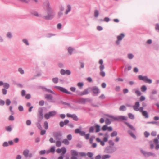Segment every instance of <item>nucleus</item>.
I'll list each match as a JSON object with an SVG mask.
<instances>
[{
  "label": "nucleus",
  "instance_id": "17",
  "mask_svg": "<svg viewBox=\"0 0 159 159\" xmlns=\"http://www.w3.org/2000/svg\"><path fill=\"white\" fill-rule=\"evenodd\" d=\"M45 98L48 100H50V102H52L54 103L55 101L52 100V96L51 94H46L45 96Z\"/></svg>",
  "mask_w": 159,
  "mask_h": 159
},
{
  "label": "nucleus",
  "instance_id": "13",
  "mask_svg": "<svg viewBox=\"0 0 159 159\" xmlns=\"http://www.w3.org/2000/svg\"><path fill=\"white\" fill-rule=\"evenodd\" d=\"M41 88L42 89H43V90L44 91L47 92L49 93H52L53 94H54V95H58L57 94H56L55 92H54L53 91L48 89L47 88L45 87L42 86V87H41Z\"/></svg>",
  "mask_w": 159,
  "mask_h": 159
},
{
  "label": "nucleus",
  "instance_id": "9",
  "mask_svg": "<svg viewBox=\"0 0 159 159\" xmlns=\"http://www.w3.org/2000/svg\"><path fill=\"white\" fill-rule=\"evenodd\" d=\"M30 151L28 149L25 150L23 152V155L26 158L29 157L31 158L33 156V154L32 153H29Z\"/></svg>",
  "mask_w": 159,
  "mask_h": 159
},
{
  "label": "nucleus",
  "instance_id": "55",
  "mask_svg": "<svg viewBox=\"0 0 159 159\" xmlns=\"http://www.w3.org/2000/svg\"><path fill=\"white\" fill-rule=\"evenodd\" d=\"M155 29L156 31L159 32V24L157 23L155 25Z\"/></svg>",
  "mask_w": 159,
  "mask_h": 159
},
{
  "label": "nucleus",
  "instance_id": "23",
  "mask_svg": "<svg viewBox=\"0 0 159 159\" xmlns=\"http://www.w3.org/2000/svg\"><path fill=\"white\" fill-rule=\"evenodd\" d=\"M142 115L145 118H148L149 117L148 113L146 111H144L141 112Z\"/></svg>",
  "mask_w": 159,
  "mask_h": 159
},
{
  "label": "nucleus",
  "instance_id": "40",
  "mask_svg": "<svg viewBox=\"0 0 159 159\" xmlns=\"http://www.w3.org/2000/svg\"><path fill=\"white\" fill-rule=\"evenodd\" d=\"M128 116L129 119L133 120L134 119V115L131 113H129L128 114Z\"/></svg>",
  "mask_w": 159,
  "mask_h": 159
},
{
  "label": "nucleus",
  "instance_id": "64",
  "mask_svg": "<svg viewBox=\"0 0 159 159\" xmlns=\"http://www.w3.org/2000/svg\"><path fill=\"white\" fill-rule=\"evenodd\" d=\"M7 90L5 88H3L2 89V93L3 95H6L7 93Z\"/></svg>",
  "mask_w": 159,
  "mask_h": 159
},
{
  "label": "nucleus",
  "instance_id": "2",
  "mask_svg": "<svg viewBox=\"0 0 159 159\" xmlns=\"http://www.w3.org/2000/svg\"><path fill=\"white\" fill-rule=\"evenodd\" d=\"M106 116L111 118L113 120H116L117 121L122 120H126L127 119V117L123 116H119L116 117L113 116L111 115L107 114L106 115Z\"/></svg>",
  "mask_w": 159,
  "mask_h": 159
},
{
  "label": "nucleus",
  "instance_id": "24",
  "mask_svg": "<svg viewBox=\"0 0 159 159\" xmlns=\"http://www.w3.org/2000/svg\"><path fill=\"white\" fill-rule=\"evenodd\" d=\"M147 76H143L142 75H139L138 76V78L140 80H142L144 82L146 79L147 78Z\"/></svg>",
  "mask_w": 159,
  "mask_h": 159
},
{
  "label": "nucleus",
  "instance_id": "10",
  "mask_svg": "<svg viewBox=\"0 0 159 159\" xmlns=\"http://www.w3.org/2000/svg\"><path fill=\"white\" fill-rule=\"evenodd\" d=\"M79 154L81 157L85 156L87 155L91 159H94L93 157V154L91 152H88L87 153L84 152H80L79 153Z\"/></svg>",
  "mask_w": 159,
  "mask_h": 159
},
{
  "label": "nucleus",
  "instance_id": "5",
  "mask_svg": "<svg viewBox=\"0 0 159 159\" xmlns=\"http://www.w3.org/2000/svg\"><path fill=\"white\" fill-rule=\"evenodd\" d=\"M116 150V148L111 146L107 147L104 150V152L106 153H112Z\"/></svg>",
  "mask_w": 159,
  "mask_h": 159
},
{
  "label": "nucleus",
  "instance_id": "61",
  "mask_svg": "<svg viewBox=\"0 0 159 159\" xmlns=\"http://www.w3.org/2000/svg\"><path fill=\"white\" fill-rule=\"evenodd\" d=\"M67 139L68 141H70L72 139V135L70 134L68 135L67 136Z\"/></svg>",
  "mask_w": 159,
  "mask_h": 159
},
{
  "label": "nucleus",
  "instance_id": "35",
  "mask_svg": "<svg viewBox=\"0 0 159 159\" xmlns=\"http://www.w3.org/2000/svg\"><path fill=\"white\" fill-rule=\"evenodd\" d=\"M150 156H153L154 157H156V154L154 153H153L150 152H147L146 157H148Z\"/></svg>",
  "mask_w": 159,
  "mask_h": 159
},
{
  "label": "nucleus",
  "instance_id": "26",
  "mask_svg": "<svg viewBox=\"0 0 159 159\" xmlns=\"http://www.w3.org/2000/svg\"><path fill=\"white\" fill-rule=\"evenodd\" d=\"M74 50V49L73 48L70 47H69L67 49L68 52L69 54L70 55H71Z\"/></svg>",
  "mask_w": 159,
  "mask_h": 159
},
{
  "label": "nucleus",
  "instance_id": "33",
  "mask_svg": "<svg viewBox=\"0 0 159 159\" xmlns=\"http://www.w3.org/2000/svg\"><path fill=\"white\" fill-rule=\"evenodd\" d=\"M56 145L57 147H60L61 145V142L60 140H56Z\"/></svg>",
  "mask_w": 159,
  "mask_h": 159
},
{
  "label": "nucleus",
  "instance_id": "49",
  "mask_svg": "<svg viewBox=\"0 0 159 159\" xmlns=\"http://www.w3.org/2000/svg\"><path fill=\"white\" fill-rule=\"evenodd\" d=\"M99 15V12L98 10H96L94 11V16L95 17H97Z\"/></svg>",
  "mask_w": 159,
  "mask_h": 159
},
{
  "label": "nucleus",
  "instance_id": "1",
  "mask_svg": "<svg viewBox=\"0 0 159 159\" xmlns=\"http://www.w3.org/2000/svg\"><path fill=\"white\" fill-rule=\"evenodd\" d=\"M43 7L44 11L47 15L42 16L38 13L35 11L31 12L32 15L38 17H41L46 20H50L52 19L55 17V13L52 7L51 3L48 0H46L43 3Z\"/></svg>",
  "mask_w": 159,
  "mask_h": 159
},
{
  "label": "nucleus",
  "instance_id": "31",
  "mask_svg": "<svg viewBox=\"0 0 159 159\" xmlns=\"http://www.w3.org/2000/svg\"><path fill=\"white\" fill-rule=\"evenodd\" d=\"M41 121H39L38 120V122L36 123V125L38 128L40 130H42V128L41 126V125L40 124V122Z\"/></svg>",
  "mask_w": 159,
  "mask_h": 159
},
{
  "label": "nucleus",
  "instance_id": "16",
  "mask_svg": "<svg viewBox=\"0 0 159 159\" xmlns=\"http://www.w3.org/2000/svg\"><path fill=\"white\" fill-rule=\"evenodd\" d=\"M81 128L76 129L75 130V132L76 134H79L81 136L85 135V132L84 131H81Z\"/></svg>",
  "mask_w": 159,
  "mask_h": 159
},
{
  "label": "nucleus",
  "instance_id": "30",
  "mask_svg": "<svg viewBox=\"0 0 159 159\" xmlns=\"http://www.w3.org/2000/svg\"><path fill=\"white\" fill-rule=\"evenodd\" d=\"M128 133L130 135V136L134 138V139H136V137L134 134L130 130H129L128 131Z\"/></svg>",
  "mask_w": 159,
  "mask_h": 159
},
{
  "label": "nucleus",
  "instance_id": "27",
  "mask_svg": "<svg viewBox=\"0 0 159 159\" xmlns=\"http://www.w3.org/2000/svg\"><path fill=\"white\" fill-rule=\"evenodd\" d=\"M95 128H96L95 132L96 133L98 132L100 130V126L98 124H95Z\"/></svg>",
  "mask_w": 159,
  "mask_h": 159
},
{
  "label": "nucleus",
  "instance_id": "56",
  "mask_svg": "<svg viewBox=\"0 0 159 159\" xmlns=\"http://www.w3.org/2000/svg\"><path fill=\"white\" fill-rule=\"evenodd\" d=\"M108 143L110 145L109 146H111L113 147L114 146L115 143L112 140H109L108 141Z\"/></svg>",
  "mask_w": 159,
  "mask_h": 159
},
{
  "label": "nucleus",
  "instance_id": "36",
  "mask_svg": "<svg viewBox=\"0 0 159 159\" xmlns=\"http://www.w3.org/2000/svg\"><path fill=\"white\" fill-rule=\"evenodd\" d=\"M5 129L6 131L8 132H11L12 130V128L11 125H10L6 127Z\"/></svg>",
  "mask_w": 159,
  "mask_h": 159
},
{
  "label": "nucleus",
  "instance_id": "48",
  "mask_svg": "<svg viewBox=\"0 0 159 159\" xmlns=\"http://www.w3.org/2000/svg\"><path fill=\"white\" fill-rule=\"evenodd\" d=\"M127 57L128 59H131L134 57V55L132 53H129L127 55Z\"/></svg>",
  "mask_w": 159,
  "mask_h": 159
},
{
  "label": "nucleus",
  "instance_id": "44",
  "mask_svg": "<svg viewBox=\"0 0 159 159\" xmlns=\"http://www.w3.org/2000/svg\"><path fill=\"white\" fill-rule=\"evenodd\" d=\"M95 129V127L94 126H91L89 129V131L90 133H93Z\"/></svg>",
  "mask_w": 159,
  "mask_h": 159
},
{
  "label": "nucleus",
  "instance_id": "4",
  "mask_svg": "<svg viewBox=\"0 0 159 159\" xmlns=\"http://www.w3.org/2000/svg\"><path fill=\"white\" fill-rule=\"evenodd\" d=\"M125 34L123 33H121L117 37V40L115 42V43L117 45H119L120 44V42L125 37Z\"/></svg>",
  "mask_w": 159,
  "mask_h": 159
},
{
  "label": "nucleus",
  "instance_id": "8",
  "mask_svg": "<svg viewBox=\"0 0 159 159\" xmlns=\"http://www.w3.org/2000/svg\"><path fill=\"white\" fill-rule=\"evenodd\" d=\"M43 109L42 108H39L37 114L38 120L41 121L43 118Z\"/></svg>",
  "mask_w": 159,
  "mask_h": 159
},
{
  "label": "nucleus",
  "instance_id": "11",
  "mask_svg": "<svg viewBox=\"0 0 159 159\" xmlns=\"http://www.w3.org/2000/svg\"><path fill=\"white\" fill-rule=\"evenodd\" d=\"M93 93V95L94 96H97L100 93V91L98 88L97 86H94L91 88Z\"/></svg>",
  "mask_w": 159,
  "mask_h": 159
},
{
  "label": "nucleus",
  "instance_id": "21",
  "mask_svg": "<svg viewBox=\"0 0 159 159\" xmlns=\"http://www.w3.org/2000/svg\"><path fill=\"white\" fill-rule=\"evenodd\" d=\"M71 6L70 5H68L67 6V9L66 10L65 14L67 15L71 10Z\"/></svg>",
  "mask_w": 159,
  "mask_h": 159
},
{
  "label": "nucleus",
  "instance_id": "57",
  "mask_svg": "<svg viewBox=\"0 0 159 159\" xmlns=\"http://www.w3.org/2000/svg\"><path fill=\"white\" fill-rule=\"evenodd\" d=\"M105 123L107 125H109L111 123V121L108 118H106L105 120Z\"/></svg>",
  "mask_w": 159,
  "mask_h": 159
},
{
  "label": "nucleus",
  "instance_id": "14",
  "mask_svg": "<svg viewBox=\"0 0 159 159\" xmlns=\"http://www.w3.org/2000/svg\"><path fill=\"white\" fill-rule=\"evenodd\" d=\"M66 116L68 117H70L73 119V120L76 121L78 120L79 119L77 116L75 114H71L69 113L66 114Z\"/></svg>",
  "mask_w": 159,
  "mask_h": 159
},
{
  "label": "nucleus",
  "instance_id": "6",
  "mask_svg": "<svg viewBox=\"0 0 159 159\" xmlns=\"http://www.w3.org/2000/svg\"><path fill=\"white\" fill-rule=\"evenodd\" d=\"M57 114V112L55 111H50L48 113L45 114L44 117L46 119H48L50 117L54 116Z\"/></svg>",
  "mask_w": 159,
  "mask_h": 159
},
{
  "label": "nucleus",
  "instance_id": "41",
  "mask_svg": "<svg viewBox=\"0 0 159 159\" xmlns=\"http://www.w3.org/2000/svg\"><path fill=\"white\" fill-rule=\"evenodd\" d=\"M126 107L124 105H122L120 106V108H119V110L120 111H125L126 110Z\"/></svg>",
  "mask_w": 159,
  "mask_h": 159
},
{
  "label": "nucleus",
  "instance_id": "47",
  "mask_svg": "<svg viewBox=\"0 0 159 159\" xmlns=\"http://www.w3.org/2000/svg\"><path fill=\"white\" fill-rule=\"evenodd\" d=\"M132 68V67L130 65H128L127 66H126L124 69V71H126L127 70H130Z\"/></svg>",
  "mask_w": 159,
  "mask_h": 159
},
{
  "label": "nucleus",
  "instance_id": "63",
  "mask_svg": "<svg viewBox=\"0 0 159 159\" xmlns=\"http://www.w3.org/2000/svg\"><path fill=\"white\" fill-rule=\"evenodd\" d=\"M100 74L103 77H104L105 75V73L104 71H103V70L100 71Z\"/></svg>",
  "mask_w": 159,
  "mask_h": 159
},
{
  "label": "nucleus",
  "instance_id": "43",
  "mask_svg": "<svg viewBox=\"0 0 159 159\" xmlns=\"http://www.w3.org/2000/svg\"><path fill=\"white\" fill-rule=\"evenodd\" d=\"M62 143L68 145L69 144V142L67 139H65L62 141Z\"/></svg>",
  "mask_w": 159,
  "mask_h": 159
},
{
  "label": "nucleus",
  "instance_id": "58",
  "mask_svg": "<svg viewBox=\"0 0 159 159\" xmlns=\"http://www.w3.org/2000/svg\"><path fill=\"white\" fill-rule=\"evenodd\" d=\"M76 93L77 95L78 96H82V92H80L79 91V90H76Z\"/></svg>",
  "mask_w": 159,
  "mask_h": 159
},
{
  "label": "nucleus",
  "instance_id": "20",
  "mask_svg": "<svg viewBox=\"0 0 159 159\" xmlns=\"http://www.w3.org/2000/svg\"><path fill=\"white\" fill-rule=\"evenodd\" d=\"M69 122V121L67 120H65L64 121H61L59 123V125L61 127H62L64 125H66Z\"/></svg>",
  "mask_w": 159,
  "mask_h": 159
},
{
  "label": "nucleus",
  "instance_id": "53",
  "mask_svg": "<svg viewBox=\"0 0 159 159\" xmlns=\"http://www.w3.org/2000/svg\"><path fill=\"white\" fill-rule=\"evenodd\" d=\"M18 71L21 74H23L24 73V71L21 68H19L18 69Z\"/></svg>",
  "mask_w": 159,
  "mask_h": 159
},
{
  "label": "nucleus",
  "instance_id": "52",
  "mask_svg": "<svg viewBox=\"0 0 159 159\" xmlns=\"http://www.w3.org/2000/svg\"><path fill=\"white\" fill-rule=\"evenodd\" d=\"M10 87V85L9 84L7 83H5L3 87L5 88V89H8Z\"/></svg>",
  "mask_w": 159,
  "mask_h": 159
},
{
  "label": "nucleus",
  "instance_id": "42",
  "mask_svg": "<svg viewBox=\"0 0 159 159\" xmlns=\"http://www.w3.org/2000/svg\"><path fill=\"white\" fill-rule=\"evenodd\" d=\"M111 156L109 155H104L102 156V159H108Z\"/></svg>",
  "mask_w": 159,
  "mask_h": 159
},
{
  "label": "nucleus",
  "instance_id": "51",
  "mask_svg": "<svg viewBox=\"0 0 159 159\" xmlns=\"http://www.w3.org/2000/svg\"><path fill=\"white\" fill-rule=\"evenodd\" d=\"M117 132L116 131H114L112 132L111 134V137L116 136L117 135Z\"/></svg>",
  "mask_w": 159,
  "mask_h": 159
},
{
  "label": "nucleus",
  "instance_id": "34",
  "mask_svg": "<svg viewBox=\"0 0 159 159\" xmlns=\"http://www.w3.org/2000/svg\"><path fill=\"white\" fill-rule=\"evenodd\" d=\"M147 90V88L145 85H143L141 87V90L142 92H144L146 91Z\"/></svg>",
  "mask_w": 159,
  "mask_h": 159
},
{
  "label": "nucleus",
  "instance_id": "62",
  "mask_svg": "<svg viewBox=\"0 0 159 159\" xmlns=\"http://www.w3.org/2000/svg\"><path fill=\"white\" fill-rule=\"evenodd\" d=\"M107 127H108L107 125H104L102 127V130L103 131H106V130H107Z\"/></svg>",
  "mask_w": 159,
  "mask_h": 159
},
{
  "label": "nucleus",
  "instance_id": "59",
  "mask_svg": "<svg viewBox=\"0 0 159 159\" xmlns=\"http://www.w3.org/2000/svg\"><path fill=\"white\" fill-rule=\"evenodd\" d=\"M154 143L157 144H159V141L157 138H155L153 139Z\"/></svg>",
  "mask_w": 159,
  "mask_h": 159
},
{
  "label": "nucleus",
  "instance_id": "29",
  "mask_svg": "<svg viewBox=\"0 0 159 159\" xmlns=\"http://www.w3.org/2000/svg\"><path fill=\"white\" fill-rule=\"evenodd\" d=\"M22 41L26 46H28L30 44L27 39H23Z\"/></svg>",
  "mask_w": 159,
  "mask_h": 159
},
{
  "label": "nucleus",
  "instance_id": "12",
  "mask_svg": "<svg viewBox=\"0 0 159 159\" xmlns=\"http://www.w3.org/2000/svg\"><path fill=\"white\" fill-rule=\"evenodd\" d=\"M90 101L91 99L89 98H81L76 102L81 104H85L86 102H90Z\"/></svg>",
  "mask_w": 159,
  "mask_h": 159
},
{
  "label": "nucleus",
  "instance_id": "60",
  "mask_svg": "<svg viewBox=\"0 0 159 159\" xmlns=\"http://www.w3.org/2000/svg\"><path fill=\"white\" fill-rule=\"evenodd\" d=\"M46 153L45 150H42L39 152V154L41 155L44 154Z\"/></svg>",
  "mask_w": 159,
  "mask_h": 159
},
{
  "label": "nucleus",
  "instance_id": "37",
  "mask_svg": "<svg viewBox=\"0 0 159 159\" xmlns=\"http://www.w3.org/2000/svg\"><path fill=\"white\" fill-rule=\"evenodd\" d=\"M134 90L135 91V93L137 96H139L141 95V93L140 91L137 89H134L132 91H133Z\"/></svg>",
  "mask_w": 159,
  "mask_h": 159
},
{
  "label": "nucleus",
  "instance_id": "50",
  "mask_svg": "<svg viewBox=\"0 0 159 159\" xmlns=\"http://www.w3.org/2000/svg\"><path fill=\"white\" fill-rule=\"evenodd\" d=\"M77 85L80 89H81L84 85V83L83 82H78L77 84Z\"/></svg>",
  "mask_w": 159,
  "mask_h": 159
},
{
  "label": "nucleus",
  "instance_id": "7",
  "mask_svg": "<svg viewBox=\"0 0 159 159\" xmlns=\"http://www.w3.org/2000/svg\"><path fill=\"white\" fill-rule=\"evenodd\" d=\"M53 134L56 140H61L62 138V134L60 132H53Z\"/></svg>",
  "mask_w": 159,
  "mask_h": 159
},
{
  "label": "nucleus",
  "instance_id": "46",
  "mask_svg": "<svg viewBox=\"0 0 159 159\" xmlns=\"http://www.w3.org/2000/svg\"><path fill=\"white\" fill-rule=\"evenodd\" d=\"M44 127L46 129H47L48 128V124L47 121H45L44 123Z\"/></svg>",
  "mask_w": 159,
  "mask_h": 159
},
{
  "label": "nucleus",
  "instance_id": "38",
  "mask_svg": "<svg viewBox=\"0 0 159 159\" xmlns=\"http://www.w3.org/2000/svg\"><path fill=\"white\" fill-rule=\"evenodd\" d=\"M144 82L146 83L151 84L152 83V81L151 79H148V77L147 76V78H146V80H145V81H144Z\"/></svg>",
  "mask_w": 159,
  "mask_h": 159
},
{
  "label": "nucleus",
  "instance_id": "28",
  "mask_svg": "<svg viewBox=\"0 0 159 159\" xmlns=\"http://www.w3.org/2000/svg\"><path fill=\"white\" fill-rule=\"evenodd\" d=\"M125 124L128 126L131 130L135 131V128L132 125L130 124L129 123L125 122Z\"/></svg>",
  "mask_w": 159,
  "mask_h": 159
},
{
  "label": "nucleus",
  "instance_id": "22",
  "mask_svg": "<svg viewBox=\"0 0 159 159\" xmlns=\"http://www.w3.org/2000/svg\"><path fill=\"white\" fill-rule=\"evenodd\" d=\"M91 89V88H88L85 89L82 92V96L88 94L89 93V90Z\"/></svg>",
  "mask_w": 159,
  "mask_h": 159
},
{
  "label": "nucleus",
  "instance_id": "19",
  "mask_svg": "<svg viewBox=\"0 0 159 159\" xmlns=\"http://www.w3.org/2000/svg\"><path fill=\"white\" fill-rule=\"evenodd\" d=\"M140 107V103L139 102L135 103V105L133 106V109L136 111H138L139 107Z\"/></svg>",
  "mask_w": 159,
  "mask_h": 159
},
{
  "label": "nucleus",
  "instance_id": "3",
  "mask_svg": "<svg viewBox=\"0 0 159 159\" xmlns=\"http://www.w3.org/2000/svg\"><path fill=\"white\" fill-rule=\"evenodd\" d=\"M54 88L64 93L68 94H72V93L71 92L68 91L66 89L63 87L55 86H54Z\"/></svg>",
  "mask_w": 159,
  "mask_h": 159
},
{
  "label": "nucleus",
  "instance_id": "45",
  "mask_svg": "<svg viewBox=\"0 0 159 159\" xmlns=\"http://www.w3.org/2000/svg\"><path fill=\"white\" fill-rule=\"evenodd\" d=\"M49 150L51 153H54L55 150V147L54 146L52 147L49 149Z\"/></svg>",
  "mask_w": 159,
  "mask_h": 159
},
{
  "label": "nucleus",
  "instance_id": "15",
  "mask_svg": "<svg viewBox=\"0 0 159 159\" xmlns=\"http://www.w3.org/2000/svg\"><path fill=\"white\" fill-rule=\"evenodd\" d=\"M56 152L58 153H60L61 152V154H65L66 152V149L65 147H62L61 149H57Z\"/></svg>",
  "mask_w": 159,
  "mask_h": 159
},
{
  "label": "nucleus",
  "instance_id": "32",
  "mask_svg": "<svg viewBox=\"0 0 159 159\" xmlns=\"http://www.w3.org/2000/svg\"><path fill=\"white\" fill-rule=\"evenodd\" d=\"M59 79L57 77H55L52 79V82L54 84H57L58 82Z\"/></svg>",
  "mask_w": 159,
  "mask_h": 159
},
{
  "label": "nucleus",
  "instance_id": "25",
  "mask_svg": "<svg viewBox=\"0 0 159 159\" xmlns=\"http://www.w3.org/2000/svg\"><path fill=\"white\" fill-rule=\"evenodd\" d=\"M72 156H77L79 153L76 151L74 150H72L71 151Z\"/></svg>",
  "mask_w": 159,
  "mask_h": 159
},
{
  "label": "nucleus",
  "instance_id": "54",
  "mask_svg": "<svg viewBox=\"0 0 159 159\" xmlns=\"http://www.w3.org/2000/svg\"><path fill=\"white\" fill-rule=\"evenodd\" d=\"M148 124H156L157 125L159 126V123H158L157 121H152L150 122H148L147 123Z\"/></svg>",
  "mask_w": 159,
  "mask_h": 159
},
{
  "label": "nucleus",
  "instance_id": "18",
  "mask_svg": "<svg viewBox=\"0 0 159 159\" xmlns=\"http://www.w3.org/2000/svg\"><path fill=\"white\" fill-rule=\"evenodd\" d=\"M60 73L62 75L67 74L68 75H69L71 74V72L69 70H65L63 69L61 70Z\"/></svg>",
  "mask_w": 159,
  "mask_h": 159
},
{
  "label": "nucleus",
  "instance_id": "39",
  "mask_svg": "<svg viewBox=\"0 0 159 159\" xmlns=\"http://www.w3.org/2000/svg\"><path fill=\"white\" fill-rule=\"evenodd\" d=\"M6 36L9 39H11L13 37L12 33L10 32H8L7 33Z\"/></svg>",
  "mask_w": 159,
  "mask_h": 159
}]
</instances>
